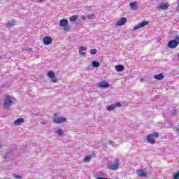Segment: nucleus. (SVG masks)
<instances>
[{
    "instance_id": "ddd939ff",
    "label": "nucleus",
    "mask_w": 179,
    "mask_h": 179,
    "mask_svg": "<svg viewBox=\"0 0 179 179\" xmlns=\"http://www.w3.org/2000/svg\"><path fill=\"white\" fill-rule=\"evenodd\" d=\"M99 87H103V89H106L107 87H110V84L107 82L103 81L101 83H99L98 84Z\"/></svg>"
},
{
    "instance_id": "7ed1b4c3",
    "label": "nucleus",
    "mask_w": 179,
    "mask_h": 179,
    "mask_svg": "<svg viewBox=\"0 0 179 179\" xmlns=\"http://www.w3.org/2000/svg\"><path fill=\"white\" fill-rule=\"evenodd\" d=\"M69 23V22L68 21V20L62 19L59 21V24L61 27H64V31H69V30L71 29V27H69V25H68Z\"/></svg>"
},
{
    "instance_id": "a878e982",
    "label": "nucleus",
    "mask_w": 179,
    "mask_h": 179,
    "mask_svg": "<svg viewBox=\"0 0 179 179\" xmlns=\"http://www.w3.org/2000/svg\"><path fill=\"white\" fill-rule=\"evenodd\" d=\"M114 105H115V108L122 107V104H121V103H120V102H116Z\"/></svg>"
},
{
    "instance_id": "e433bc0d",
    "label": "nucleus",
    "mask_w": 179,
    "mask_h": 179,
    "mask_svg": "<svg viewBox=\"0 0 179 179\" xmlns=\"http://www.w3.org/2000/svg\"><path fill=\"white\" fill-rule=\"evenodd\" d=\"M178 6L179 7V0H178Z\"/></svg>"
},
{
    "instance_id": "c9c22d12",
    "label": "nucleus",
    "mask_w": 179,
    "mask_h": 179,
    "mask_svg": "<svg viewBox=\"0 0 179 179\" xmlns=\"http://www.w3.org/2000/svg\"><path fill=\"white\" fill-rule=\"evenodd\" d=\"M83 20L86 19V17H83Z\"/></svg>"
},
{
    "instance_id": "6e6552de",
    "label": "nucleus",
    "mask_w": 179,
    "mask_h": 179,
    "mask_svg": "<svg viewBox=\"0 0 179 179\" xmlns=\"http://www.w3.org/2000/svg\"><path fill=\"white\" fill-rule=\"evenodd\" d=\"M169 3H162L157 6V9H159V10H166L169 9Z\"/></svg>"
},
{
    "instance_id": "f257e3e1",
    "label": "nucleus",
    "mask_w": 179,
    "mask_h": 179,
    "mask_svg": "<svg viewBox=\"0 0 179 179\" xmlns=\"http://www.w3.org/2000/svg\"><path fill=\"white\" fill-rule=\"evenodd\" d=\"M16 103V99L13 96L6 95L3 99V108L4 110H10L12 106Z\"/></svg>"
},
{
    "instance_id": "4be33fe9",
    "label": "nucleus",
    "mask_w": 179,
    "mask_h": 179,
    "mask_svg": "<svg viewBox=\"0 0 179 179\" xmlns=\"http://www.w3.org/2000/svg\"><path fill=\"white\" fill-rule=\"evenodd\" d=\"M57 134L59 135V136H62V135H64V131H62V129H59L57 130Z\"/></svg>"
},
{
    "instance_id": "dca6fc26",
    "label": "nucleus",
    "mask_w": 179,
    "mask_h": 179,
    "mask_svg": "<svg viewBox=\"0 0 179 179\" xmlns=\"http://www.w3.org/2000/svg\"><path fill=\"white\" fill-rule=\"evenodd\" d=\"M154 78L155 79H157V80H162L164 79V75L163 73L155 75Z\"/></svg>"
},
{
    "instance_id": "cd10ccee",
    "label": "nucleus",
    "mask_w": 179,
    "mask_h": 179,
    "mask_svg": "<svg viewBox=\"0 0 179 179\" xmlns=\"http://www.w3.org/2000/svg\"><path fill=\"white\" fill-rule=\"evenodd\" d=\"M87 19H94V15L91 14V15H87Z\"/></svg>"
},
{
    "instance_id": "393cba45",
    "label": "nucleus",
    "mask_w": 179,
    "mask_h": 179,
    "mask_svg": "<svg viewBox=\"0 0 179 179\" xmlns=\"http://www.w3.org/2000/svg\"><path fill=\"white\" fill-rule=\"evenodd\" d=\"M92 159V155H87L85 157V162H89Z\"/></svg>"
},
{
    "instance_id": "1a4fd4ad",
    "label": "nucleus",
    "mask_w": 179,
    "mask_h": 179,
    "mask_svg": "<svg viewBox=\"0 0 179 179\" xmlns=\"http://www.w3.org/2000/svg\"><path fill=\"white\" fill-rule=\"evenodd\" d=\"M148 21H143L140 22L137 26L134 27V30H138V29H141L142 27H145V26H148Z\"/></svg>"
},
{
    "instance_id": "f3484780",
    "label": "nucleus",
    "mask_w": 179,
    "mask_h": 179,
    "mask_svg": "<svg viewBox=\"0 0 179 179\" xmlns=\"http://www.w3.org/2000/svg\"><path fill=\"white\" fill-rule=\"evenodd\" d=\"M115 68L117 72H122V71H124V66H122L121 64L115 66Z\"/></svg>"
},
{
    "instance_id": "c85d7f7f",
    "label": "nucleus",
    "mask_w": 179,
    "mask_h": 179,
    "mask_svg": "<svg viewBox=\"0 0 179 179\" xmlns=\"http://www.w3.org/2000/svg\"><path fill=\"white\" fill-rule=\"evenodd\" d=\"M79 54H80V55H86V52H83L80 50H79Z\"/></svg>"
},
{
    "instance_id": "473e14b6",
    "label": "nucleus",
    "mask_w": 179,
    "mask_h": 179,
    "mask_svg": "<svg viewBox=\"0 0 179 179\" xmlns=\"http://www.w3.org/2000/svg\"><path fill=\"white\" fill-rule=\"evenodd\" d=\"M32 50H33V49L29 48V50H27V51H30V52H31V51H32Z\"/></svg>"
},
{
    "instance_id": "0eeeda50",
    "label": "nucleus",
    "mask_w": 179,
    "mask_h": 179,
    "mask_svg": "<svg viewBox=\"0 0 179 179\" xmlns=\"http://www.w3.org/2000/svg\"><path fill=\"white\" fill-rule=\"evenodd\" d=\"M48 76L50 78L52 83H57V82H58V80L55 78V73L53 71H48Z\"/></svg>"
},
{
    "instance_id": "a211bd4d",
    "label": "nucleus",
    "mask_w": 179,
    "mask_h": 179,
    "mask_svg": "<svg viewBox=\"0 0 179 179\" xmlns=\"http://www.w3.org/2000/svg\"><path fill=\"white\" fill-rule=\"evenodd\" d=\"M106 109L108 110V111H114V110H115V105H110L109 106H107Z\"/></svg>"
},
{
    "instance_id": "20e7f679",
    "label": "nucleus",
    "mask_w": 179,
    "mask_h": 179,
    "mask_svg": "<svg viewBox=\"0 0 179 179\" xmlns=\"http://www.w3.org/2000/svg\"><path fill=\"white\" fill-rule=\"evenodd\" d=\"M156 138H159V133H152L147 136L148 143L153 144L156 142Z\"/></svg>"
},
{
    "instance_id": "39448f33",
    "label": "nucleus",
    "mask_w": 179,
    "mask_h": 179,
    "mask_svg": "<svg viewBox=\"0 0 179 179\" xmlns=\"http://www.w3.org/2000/svg\"><path fill=\"white\" fill-rule=\"evenodd\" d=\"M179 44V35L176 36V40H171L168 43V47L169 48H177V46Z\"/></svg>"
},
{
    "instance_id": "423d86ee",
    "label": "nucleus",
    "mask_w": 179,
    "mask_h": 179,
    "mask_svg": "<svg viewBox=\"0 0 179 179\" xmlns=\"http://www.w3.org/2000/svg\"><path fill=\"white\" fill-rule=\"evenodd\" d=\"M66 119L65 117H58L57 114H55V117H53V122L55 124H62V122H66Z\"/></svg>"
},
{
    "instance_id": "f704fd0d",
    "label": "nucleus",
    "mask_w": 179,
    "mask_h": 179,
    "mask_svg": "<svg viewBox=\"0 0 179 179\" xmlns=\"http://www.w3.org/2000/svg\"><path fill=\"white\" fill-rule=\"evenodd\" d=\"M141 82H143V78L140 79Z\"/></svg>"
},
{
    "instance_id": "9d476101",
    "label": "nucleus",
    "mask_w": 179,
    "mask_h": 179,
    "mask_svg": "<svg viewBox=\"0 0 179 179\" xmlns=\"http://www.w3.org/2000/svg\"><path fill=\"white\" fill-rule=\"evenodd\" d=\"M129 6L132 10H137V9H139V6L138 5L137 1L130 3Z\"/></svg>"
},
{
    "instance_id": "5701e85b",
    "label": "nucleus",
    "mask_w": 179,
    "mask_h": 179,
    "mask_svg": "<svg viewBox=\"0 0 179 179\" xmlns=\"http://www.w3.org/2000/svg\"><path fill=\"white\" fill-rule=\"evenodd\" d=\"M90 54L92 55H95V54H97V50L96 49H92L90 50Z\"/></svg>"
},
{
    "instance_id": "2eb2a0df",
    "label": "nucleus",
    "mask_w": 179,
    "mask_h": 179,
    "mask_svg": "<svg viewBox=\"0 0 179 179\" xmlns=\"http://www.w3.org/2000/svg\"><path fill=\"white\" fill-rule=\"evenodd\" d=\"M24 122V118H18L14 122V125H22Z\"/></svg>"
},
{
    "instance_id": "c756f323",
    "label": "nucleus",
    "mask_w": 179,
    "mask_h": 179,
    "mask_svg": "<svg viewBox=\"0 0 179 179\" xmlns=\"http://www.w3.org/2000/svg\"><path fill=\"white\" fill-rule=\"evenodd\" d=\"M15 178H22V177L19 175H15Z\"/></svg>"
},
{
    "instance_id": "9b49d317",
    "label": "nucleus",
    "mask_w": 179,
    "mask_h": 179,
    "mask_svg": "<svg viewBox=\"0 0 179 179\" xmlns=\"http://www.w3.org/2000/svg\"><path fill=\"white\" fill-rule=\"evenodd\" d=\"M51 43H52V38L51 37L46 36L43 38V44H45V45H50Z\"/></svg>"
},
{
    "instance_id": "bb28decb",
    "label": "nucleus",
    "mask_w": 179,
    "mask_h": 179,
    "mask_svg": "<svg viewBox=\"0 0 179 179\" xmlns=\"http://www.w3.org/2000/svg\"><path fill=\"white\" fill-rule=\"evenodd\" d=\"M86 50H87V48H86V47H85V46H81V47H80V48H79L80 52V51H86Z\"/></svg>"
},
{
    "instance_id": "aec40b11",
    "label": "nucleus",
    "mask_w": 179,
    "mask_h": 179,
    "mask_svg": "<svg viewBox=\"0 0 179 179\" xmlns=\"http://www.w3.org/2000/svg\"><path fill=\"white\" fill-rule=\"evenodd\" d=\"M92 66H94V68H99L100 66V63H99V62L94 61L92 62Z\"/></svg>"
},
{
    "instance_id": "f03ea898",
    "label": "nucleus",
    "mask_w": 179,
    "mask_h": 179,
    "mask_svg": "<svg viewBox=\"0 0 179 179\" xmlns=\"http://www.w3.org/2000/svg\"><path fill=\"white\" fill-rule=\"evenodd\" d=\"M108 169L109 170L117 171V170L120 169V160H118L117 158H115L113 162H109L108 164Z\"/></svg>"
},
{
    "instance_id": "6ab92c4d",
    "label": "nucleus",
    "mask_w": 179,
    "mask_h": 179,
    "mask_svg": "<svg viewBox=\"0 0 179 179\" xmlns=\"http://www.w3.org/2000/svg\"><path fill=\"white\" fill-rule=\"evenodd\" d=\"M78 19H79V16H78V15H72L69 18V20H70V22H76V20H78Z\"/></svg>"
},
{
    "instance_id": "412c9836",
    "label": "nucleus",
    "mask_w": 179,
    "mask_h": 179,
    "mask_svg": "<svg viewBox=\"0 0 179 179\" xmlns=\"http://www.w3.org/2000/svg\"><path fill=\"white\" fill-rule=\"evenodd\" d=\"M15 24V22L13 21L8 22L6 24L7 27H12Z\"/></svg>"
},
{
    "instance_id": "7c9ffc66",
    "label": "nucleus",
    "mask_w": 179,
    "mask_h": 179,
    "mask_svg": "<svg viewBox=\"0 0 179 179\" xmlns=\"http://www.w3.org/2000/svg\"><path fill=\"white\" fill-rule=\"evenodd\" d=\"M108 143H109V145H113L114 144V143L113 141H109Z\"/></svg>"
},
{
    "instance_id": "f8f14e48",
    "label": "nucleus",
    "mask_w": 179,
    "mask_h": 179,
    "mask_svg": "<svg viewBox=\"0 0 179 179\" xmlns=\"http://www.w3.org/2000/svg\"><path fill=\"white\" fill-rule=\"evenodd\" d=\"M136 173L139 177H148V173L145 170L139 169L136 171Z\"/></svg>"
},
{
    "instance_id": "72a5a7b5",
    "label": "nucleus",
    "mask_w": 179,
    "mask_h": 179,
    "mask_svg": "<svg viewBox=\"0 0 179 179\" xmlns=\"http://www.w3.org/2000/svg\"><path fill=\"white\" fill-rule=\"evenodd\" d=\"M44 0H38V2H43Z\"/></svg>"
},
{
    "instance_id": "b1692460",
    "label": "nucleus",
    "mask_w": 179,
    "mask_h": 179,
    "mask_svg": "<svg viewBox=\"0 0 179 179\" xmlns=\"http://www.w3.org/2000/svg\"><path fill=\"white\" fill-rule=\"evenodd\" d=\"M173 179H179V171L174 174Z\"/></svg>"
},
{
    "instance_id": "4468645a",
    "label": "nucleus",
    "mask_w": 179,
    "mask_h": 179,
    "mask_svg": "<svg viewBox=\"0 0 179 179\" xmlns=\"http://www.w3.org/2000/svg\"><path fill=\"white\" fill-rule=\"evenodd\" d=\"M127 23V18L126 17H122L120 19L119 21L116 22V26H122Z\"/></svg>"
},
{
    "instance_id": "2f4dec72",
    "label": "nucleus",
    "mask_w": 179,
    "mask_h": 179,
    "mask_svg": "<svg viewBox=\"0 0 179 179\" xmlns=\"http://www.w3.org/2000/svg\"><path fill=\"white\" fill-rule=\"evenodd\" d=\"M172 111H173V113H174V114H176L177 113V110L176 109H174Z\"/></svg>"
}]
</instances>
